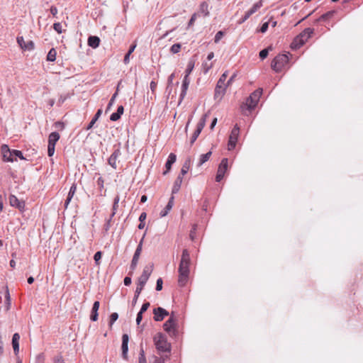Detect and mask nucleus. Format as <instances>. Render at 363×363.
Masks as SVG:
<instances>
[{
	"mask_svg": "<svg viewBox=\"0 0 363 363\" xmlns=\"http://www.w3.org/2000/svg\"><path fill=\"white\" fill-rule=\"evenodd\" d=\"M199 12L203 13L204 16H208L209 15L208 4L207 2L203 1L201 3L199 6Z\"/></svg>",
	"mask_w": 363,
	"mask_h": 363,
	"instance_id": "nucleus-31",
	"label": "nucleus"
},
{
	"mask_svg": "<svg viewBox=\"0 0 363 363\" xmlns=\"http://www.w3.org/2000/svg\"><path fill=\"white\" fill-rule=\"evenodd\" d=\"M53 28L59 34L62 33V24L59 22L53 24Z\"/></svg>",
	"mask_w": 363,
	"mask_h": 363,
	"instance_id": "nucleus-49",
	"label": "nucleus"
},
{
	"mask_svg": "<svg viewBox=\"0 0 363 363\" xmlns=\"http://www.w3.org/2000/svg\"><path fill=\"white\" fill-rule=\"evenodd\" d=\"M189 83H190L189 77L188 76H184L183 81H182L181 93L179 95V104L184 99V97L186 94Z\"/></svg>",
	"mask_w": 363,
	"mask_h": 363,
	"instance_id": "nucleus-12",
	"label": "nucleus"
},
{
	"mask_svg": "<svg viewBox=\"0 0 363 363\" xmlns=\"http://www.w3.org/2000/svg\"><path fill=\"white\" fill-rule=\"evenodd\" d=\"M190 263L191 259L189 252L187 249H184L178 268V284L180 286H185L188 281Z\"/></svg>",
	"mask_w": 363,
	"mask_h": 363,
	"instance_id": "nucleus-1",
	"label": "nucleus"
},
{
	"mask_svg": "<svg viewBox=\"0 0 363 363\" xmlns=\"http://www.w3.org/2000/svg\"><path fill=\"white\" fill-rule=\"evenodd\" d=\"M97 186L100 190L104 189V180L101 177H99L96 181Z\"/></svg>",
	"mask_w": 363,
	"mask_h": 363,
	"instance_id": "nucleus-54",
	"label": "nucleus"
},
{
	"mask_svg": "<svg viewBox=\"0 0 363 363\" xmlns=\"http://www.w3.org/2000/svg\"><path fill=\"white\" fill-rule=\"evenodd\" d=\"M101 113H102V110L101 109H98L96 113H95L94 116L93 117V118L91 119L90 123L86 126V130H90V129H91L93 128L94 125L98 121V119L101 116Z\"/></svg>",
	"mask_w": 363,
	"mask_h": 363,
	"instance_id": "nucleus-28",
	"label": "nucleus"
},
{
	"mask_svg": "<svg viewBox=\"0 0 363 363\" xmlns=\"http://www.w3.org/2000/svg\"><path fill=\"white\" fill-rule=\"evenodd\" d=\"M1 154L3 157V160L4 162H13L16 159L13 158V155L12 153V150L9 149V146L6 145H3L1 146Z\"/></svg>",
	"mask_w": 363,
	"mask_h": 363,
	"instance_id": "nucleus-11",
	"label": "nucleus"
},
{
	"mask_svg": "<svg viewBox=\"0 0 363 363\" xmlns=\"http://www.w3.org/2000/svg\"><path fill=\"white\" fill-rule=\"evenodd\" d=\"M128 342H122V357L124 359H128Z\"/></svg>",
	"mask_w": 363,
	"mask_h": 363,
	"instance_id": "nucleus-35",
	"label": "nucleus"
},
{
	"mask_svg": "<svg viewBox=\"0 0 363 363\" xmlns=\"http://www.w3.org/2000/svg\"><path fill=\"white\" fill-rule=\"evenodd\" d=\"M138 363H147L143 343L140 344V357Z\"/></svg>",
	"mask_w": 363,
	"mask_h": 363,
	"instance_id": "nucleus-37",
	"label": "nucleus"
},
{
	"mask_svg": "<svg viewBox=\"0 0 363 363\" xmlns=\"http://www.w3.org/2000/svg\"><path fill=\"white\" fill-rule=\"evenodd\" d=\"M173 204H174V196H172L170 197V199H169L167 204L164 207V208H163L160 211V217L166 216L168 214L169 211L172 209Z\"/></svg>",
	"mask_w": 363,
	"mask_h": 363,
	"instance_id": "nucleus-21",
	"label": "nucleus"
},
{
	"mask_svg": "<svg viewBox=\"0 0 363 363\" xmlns=\"http://www.w3.org/2000/svg\"><path fill=\"white\" fill-rule=\"evenodd\" d=\"M113 148H114V150H113V153L111 155V156L108 159V163L111 167H113L114 169H116V168H117L116 161H117L118 158L121 155V143H119L117 145H115L113 146Z\"/></svg>",
	"mask_w": 363,
	"mask_h": 363,
	"instance_id": "nucleus-7",
	"label": "nucleus"
},
{
	"mask_svg": "<svg viewBox=\"0 0 363 363\" xmlns=\"http://www.w3.org/2000/svg\"><path fill=\"white\" fill-rule=\"evenodd\" d=\"M150 303L147 301L143 303L139 312L144 313L150 307Z\"/></svg>",
	"mask_w": 363,
	"mask_h": 363,
	"instance_id": "nucleus-52",
	"label": "nucleus"
},
{
	"mask_svg": "<svg viewBox=\"0 0 363 363\" xmlns=\"http://www.w3.org/2000/svg\"><path fill=\"white\" fill-rule=\"evenodd\" d=\"M239 133H240V127L238 126V124H235L234 125L233 128L232 129L230 134L229 135L228 143V147L229 150H233V149H235L237 142H238Z\"/></svg>",
	"mask_w": 363,
	"mask_h": 363,
	"instance_id": "nucleus-6",
	"label": "nucleus"
},
{
	"mask_svg": "<svg viewBox=\"0 0 363 363\" xmlns=\"http://www.w3.org/2000/svg\"><path fill=\"white\" fill-rule=\"evenodd\" d=\"M101 40L98 36L96 35H90L88 38L87 43L88 45L92 48H96L100 45Z\"/></svg>",
	"mask_w": 363,
	"mask_h": 363,
	"instance_id": "nucleus-20",
	"label": "nucleus"
},
{
	"mask_svg": "<svg viewBox=\"0 0 363 363\" xmlns=\"http://www.w3.org/2000/svg\"><path fill=\"white\" fill-rule=\"evenodd\" d=\"M224 176H225V174L217 172L216 176V181L217 182H220L223 179Z\"/></svg>",
	"mask_w": 363,
	"mask_h": 363,
	"instance_id": "nucleus-63",
	"label": "nucleus"
},
{
	"mask_svg": "<svg viewBox=\"0 0 363 363\" xmlns=\"http://www.w3.org/2000/svg\"><path fill=\"white\" fill-rule=\"evenodd\" d=\"M155 347L160 354L167 353L168 354L171 351V344L169 342H155Z\"/></svg>",
	"mask_w": 363,
	"mask_h": 363,
	"instance_id": "nucleus-10",
	"label": "nucleus"
},
{
	"mask_svg": "<svg viewBox=\"0 0 363 363\" xmlns=\"http://www.w3.org/2000/svg\"><path fill=\"white\" fill-rule=\"evenodd\" d=\"M195 65V60H190L187 64L186 69L185 70L186 74L185 76H188L191 74L192 70L194 69Z\"/></svg>",
	"mask_w": 363,
	"mask_h": 363,
	"instance_id": "nucleus-36",
	"label": "nucleus"
},
{
	"mask_svg": "<svg viewBox=\"0 0 363 363\" xmlns=\"http://www.w3.org/2000/svg\"><path fill=\"white\" fill-rule=\"evenodd\" d=\"M143 314L140 312H138L136 317V323L138 325H139L143 320Z\"/></svg>",
	"mask_w": 363,
	"mask_h": 363,
	"instance_id": "nucleus-62",
	"label": "nucleus"
},
{
	"mask_svg": "<svg viewBox=\"0 0 363 363\" xmlns=\"http://www.w3.org/2000/svg\"><path fill=\"white\" fill-rule=\"evenodd\" d=\"M336 13V11L331 10L323 14H322L318 18L315 20V23H318L320 21H327L330 18L334 16V15Z\"/></svg>",
	"mask_w": 363,
	"mask_h": 363,
	"instance_id": "nucleus-22",
	"label": "nucleus"
},
{
	"mask_svg": "<svg viewBox=\"0 0 363 363\" xmlns=\"http://www.w3.org/2000/svg\"><path fill=\"white\" fill-rule=\"evenodd\" d=\"M162 285H163L162 279V278L157 279V282H156V287H155L156 291H161L162 289Z\"/></svg>",
	"mask_w": 363,
	"mask_h": 363,
	"instance_id": "nucleus-50",
	"label": "nucleus"
},
{
	"mask_svg": "<svg viewBox=\"0 0 363 363\" xmlns=\"http://www.w3.org/2000/svg\"><path fill=\"white\" fill-rule=\"evenodd\" d=\"M60 135L57 132H52L48 136V145L55 147L56 143L60 140Z\"/></svg>",
	"mask_w": 363,
	"mask_h": 363,
	"instance_id": "nucleus-26",
	"label": "nucleus"
},
{
	"mask_svg": "<svg viewBox=\"0 0 363 363\" xmlns=\"http://www.w3.org/2000/svg\"><path fill=\"white\" fill-rule=\"evenodd\" d=\"M102 257V252L101 251H97L94 255V259L96 264H99V261L101 259Z\"/></svg>",
	"mask_w": 363,
	"mask_h": 363,
	"instance_id": "nucleus-48",
	"label": "nucleus"
},
{
	"mask_svg": "<svg viewBox=\"0 0 363 363\" xmlns=\"http://www.w3.org/2000/svg\"><path fill=\"white\" fill-rule=\"evenodd\" d=\"M289 62V57L286 54H279L272 61L271 67L275 72H280L282 68Z\"/></svg>",
	"mask_w": 363,
	"mask_h": 363,
	"instance_id": "nucleus-3",
	"label": "nucleus"
},
{
	"mask_svg": "<svg viewBox=\"0 0 363 363\" xmlns=\"http://www.w3.org/2000/svg\"><path fill=\"white\" fill-rule=\"evenodd\" d=\"M16 40H17L18 44L21 47V48L23 49L24 44H26V42L24 41L23 37V36H18Z\"/></svg>",
	"mask_w": 363,
	"mask_h": 363,
	"instance_id": "nucleus-56",
	"label": "nucleus"
},
{
	"mask_svg": "<svg viewBox=\"0 0 363 363\" xmlns=\"http://www.w3.org/2000/svg\"><path fill=\"white\" fill-rule=\"evenodd\" d=\"M228 77V72H225L219 78L218 82H217V84H219L222 86H224L225 88H227L228 86V82L225 83V80H226V78Z\"/></svg>",
	"mask_w": 363,
	"mask_h": 363,
	"instance_id": "nucleus-34",
	"label": "nucleus"
},
{
	"mask_svg": "<svg viewBox=\"0 0 363 363\" xmlns=\"http://www.w3.org/2000/svg\"><path fill=\"white\" fill-rule=\"evenodd\" d=\"M12 346L16 355L19 352V342H12Z\"/></svg>",
	"mask_w": 363,
	"mask_h": 363,
	"instance_id": "nucleus-57",
	"label": "nucleus"
},
{
	"mask_svg": "<svg viewBox=\"0 0 363 363\" xmlns=\"http://www.w3.org/2000/svg\"><path fill=\"white\" fill-rule=\"evenodd\" d=\"M182 45L180 43H175L170 48V51L173 54H177L180 51Z\"/></svg>",
	"mask_w": 363,
	"mask_h": 363,
	"instance_id": "nucleus-39",
	"label": "nucleus"
},
{
	"mask_svg": "<svg viewBox=\"0 0 363 363\" xmlns=\"http://www.w3.org/2000/svg\"><path fill=\"white\" fill-rule=\"evenodd\" d=\"M176 160H177V155L174 153L171 152L169 155L167 160L165 162L166 169L163 172L164 175L167 174L171 170L172 166L176 162Z\"/></svg>",
	"mask_w": 363,
	"mask_h": 363,
	"instance_id": "nucleus-14",
	"label": "nucleus"
},
{
	"mask_svg": "<svg viewBox=\"0 0 363 363\" xmlns=\"http://www.w3.org/2000/svg\"><path fill=\"white\" fill-rule=\"evenodd\" d=\"M57 51L55 48H51L47 55V61L55 62L56 60Z\"/></svg>",
	"mask_w": 363,
	"mask_h": 363,
	"instance_id": "nucleus-32",
	"label": "nucleus"
},
{
	"mask_svg": "<svg viewBox=\"0 0 363 363\" xmlns=\"http://www.w3.org/2000/svg\"><path fill=\"white\" fill-rule=\"evenodd\" d=\"M301 37H302V35H297L293 40V41L290 45V47L292 50H297L304 45L303 40H300L301 38Z\"/></svg>",
	"mask_w": 363,
	"mask_h": 363,
	"instance_id": "nucleus-25",
	"label": "nucleus"
},
{
	"mask_svg": "<svg viewBox=\"0 0 363 363\" xmlns=\"http://www.w3.org/2000/svg\"><path fill=\"white\" fill-rule=\"evenodd\" d=\"M228 159L223 158L220 163L218 165L217 172L225 174L228 170Z\"/></svg>",
	"mask_w": 363,
	"mask_h": 363,
	"instance_id": "nucleus-27",
	"label": "nucleus"
},
{
	"mask_svg": "<svg viewBox=\"0 0 363 363\" xmlns=\"http://www.w3.org/2000/svg\"><path fill=\"white\" fill-rule=\"evenodd\" d=\"M155 360L153 363H164L165 359L169 358L168 354H163L161 357H154Z\"/></svg>",
	"mask_w": 363,
	"mask_h": 363,
	"instance_id": "nucleus-40",
	"label": "nucleus"
},
{
	"mask_svg": "<svg viewBox=\"0 0 363 363\" xmlns=\"http://www.w3.org/2000/svg\"><path fill=\"white\" fill-rule=\"evenodd\" d=\"M226 88L216 84L214 91V99L220 101L225 93Z\"/></svg>",
	"mask_w": 363,
	"mask_h": 363,
	"instance_id": "nucleus-17",
	"label": "nucleus"
},
{
	"mask_svg": "<svg viewBox=\"0 0 363 363\" xmlns=\"http://www.w3.org/2000/svg\"><path fill=\"white\" fill-rule=\"evenodd\" d=\"M211 155H212V152L211 151H208L206 154H202L200 156L199 162L197 166L198 167H201L202 164H203L205 162H206L209 160V158L211 156Z\"/></svg>",
	"mask_w": 363,
	"mask_h": 363,
	"instance_id": "nucleus-30",
	"label": "nucleus"
},
{
	"mask_svg": "<svg viewBox=\"0 0 363 363\" xmlns=\"http://www.w3.org/2000/svg\"><path fill=\"white\" fill-rule=\"evenodd\" d=\"M196 227L197 225L196 224H194L190 231V234H189V237H190V239L191 240H194V235L196 233Z\"/></svg>",
	"mask_w": 363,
	"mask_h": 363,
	"instance_id": "nucleus-58",
	"label": "nucleus"
},
{
	"mask_svg": "<svg viewBox=\"0 0 363 363\" xmlns=\"http://www.w3.org/2000/svg\"><path fill=\"white\" fill-rule=\"evenodd\" d=\"M137 265H138V262L133 261V260L131 261V264L130 266L131 271L129 272V274L131 275L133 274V272L135 269Z\"/></svg>",
	"mask_w": 363,
	"mask_h": 363,
	"instance_id": "nucleus-60",
	"label": "nucleus"
},
{
	"mask_svg": "<svg viewBox=\"0 0 363 363\" xmlns=\"http://www.w3.org/2000/svg\"><path fill=\"white\" fill-rule=\"evenodd\" d=\"M12 153L14 157H18L20 160H26V158L23 157V155L21 150H12Z\"/></svg>",
	"mask_w": 363,
	"mask_h": 363,
	"instance_id": "nucleus-43",
	"label": "nucleus"
},
{
	"mask_svg": "<svg viewBox=\"0 0 363 363\" xmlns=\"http://www.w3.org/2000/svg\"><path fill=\"white\" fill-rule=\"evenodd\" d=\"M270 50H272V46H269L268 48L262 50L259 53V58L262 60L267 58Z\"/></svg>",
	"mask_w": 363,
	"mask_h": 363,
	"instance_id": "nucleus-33",
	"label": "nucleus"
},
{
	"mask_svg": "<svg viewBox=\"0 0 363 363\" xmlns=\"http://www.w3.org/2000/svg\"><path fill=\"white\" fill-rule=\"evenodd\" d=\"M4 307L6 312L9 311L11 306V296L8 286H6V291L4 295Z\"/></svg>",
	"mask_w": 363,
	"mask_h": 363,
	"instance_id": "nucleus-24",
	"label": "nucleus"
},
{
	"mask_svg": "<svg viewBox=\"0 0 363 363\" xmlns=\"http://www.w3.org/2000/svg\"><path fill=\"white\" fill-rule=\"evenodd\" d=\"M269 22H264L262 24L260 28L257 30L258 32H260L262 33H264L265 32H267L268 28H269Z\"/></svg>",
	"mask_w": 363,
	"mask_h": 363,
	"instance_id": "nucleus-47",
	"label": "nucleus"
},
{
	"mask_svg": "<svg viewBox=\"0 0 363 363\" xmlns=\"http://www.w3.org/2000/svg\"><path fill=\"white\" fill-rule=\"evenodd\" d=\"M9 203L11 206L18 208L20 211H23L25 209V201L19 200L16 196L11 194L9 197Z\"/></svg>",
	"mask_w": 363,
	"mask_h": 363,
	"instance_id": "nucleus-8",
	"label": "nucleus"
},
{
	"mask_svg": "<svg viewBox=\"0 0 363 363\" xmlns=\"http://www.w3.org/2000/svg\"><path fill=\"white\" fill-rule=\"evenodd\" d=\"M55 126L57 128H59L60 130H62L65 128V124L63 122L57 121L55 123Z\"/></svg>",
	"mask_w": 363,
	"mask_h": 363,
	"instance_id": "nucleus-61",
	"label": "nucleus"
},
{
	"mask_svg": "<svg viewBox=\"0 0 363 363\" xmlns=\"http://www.w3.org/2000/svg\"><path fill=\"white\" fill-rule=\"evenodd\" d=\"M112 218L111 216H110V218L106 220V223L104 224V228L105 230V231H108L111 227V220H112Z\"/></svg>",
	"mask_w": 363,
	"mask_h": 363,
	"instance_id": "nucleus-59",
	"label": "nucleus"
},
{
	"mask_svg": "<svg viewBox=\"0 0 363 363\" xmlns=\"http://www.w3.org/2000/svg\"><path fill=\"white\" fill-rule=\"evenodd\" d=\"M154 320L157 322H160L164 320V318L169 315V312L162 307L155 308L153 309Z\"/></svg>",
	"mask_w": 363,
	"mask_h": 363,
	"instance_id": "nucleus-9",
	"label": "nucleus"
},
{
	"mask_svg": "<svg viewBox=\"0 0 363 363\" xmlns=\"http://www.w3.org/2000/svg\"><path fill=\"white\" fill-rule=\"evenodd\" d=\"M191 162V160L190 157H187L185 160V161L182 165V169L180 172V174L185 175L188 172V171L189 170V168H190Z\"/></svg>",
	"mask_w": 363,
	"mask_h": 363,
	"instance_id": "nucleus-29",
	"label": "nucleus"
},
{
	"mask_svg": "<svg viewBox=\"0 0 363 363\" xmlns=\"http://www.w3.org/2000/svg\"><path fill=\"white\" fill-rule=\"evenodd\" d=\"M99 306H100V302L99 301H96L94 302L91 311V314H90V320L91 321L95 322L98 320V317H99L98 311H99Z\"/></svg>",
	"mask_w": 363,
	"mask_h": 363,
	"instance_id": "nucleus-15",
	"label": "nucleus"
},
{
	"mask_svg": "<svg viewBox=\"0 0 363 363\" xmlns=\"http://www.w3.org/2000/svg\"><path fill=\"white\" fill-rule=\"evenodd\" d=\"M224 32L222 30H219L216 33L215 38H214V42L215 43H218L220 39L223 37Z\"/></svg>",
	"mask_w": 363,
	"mask_h": 363,
	"instance_id": "nucleus-46",
	"label": "nucleus"
},
{
	"mask_svg": "<svg viewBox=\"0 0 363 363\" xmlns=\"http://www.w3.org/2000/svg\"><path fill=\"white\" fill-rule=\"evenodd\" d=\"M125 286H130L132 283V279L130 277H125L123 280Z\"/></svg>",
	"mask_w": 363,
	"mask_h": 363,
	"instance_id": "nucleus-64",
	"label": "nucleus"
},
{
	"mask_svg": "<svg viewBox=\"0 0 363 363\" xmlns=\"http://www.w3.org/2000/svg\"><path fill=\"white\" fill-rule=\"evenodd\" d=\"M313 32H314L313 28H306L298 35H302V37L300 40H303V44H305V43L308 40V39L311 37Z\"/></svg>",
	"mask_w": 363,
	"mask_h": 363,
	"instance_id": "nucleus-19",
	"label": "nucleus"
},
{
	"mask_svg": "<svg viewBox=\"0 0 363 363\" xmlns=\"http://www.w3.org/2000/svg\"><path fill=\"white\" fill-rule=\"evenodd\" d=\"M177 320L174 312H172L169 319L163 324L164 330L169 334L171 338H179V331L177 328Z\"/></svg>",
	"mask_w": 363,
	"mask_h": 363,
	"instance_id": "nucleus-2",
	"label": "nucleus"
},
{
	"mask_svg": "<svg viewBox=\"0 0 363 363\" xmlns=\"http://www.w3.org/2000/svg\"><path fill=\"white\" fill-rule=\"evenodd\" d=\"M262 94V89L259 88L254 91L247 99L246 105L249 110L254 109L257 106Z\"/></svg>",
	"mask_w": 363,
	"mask_h": 363,
	"instance_id": "nucleus-4",
	"label": "nucleus"
},
{
	"mask_svg": "<svg viewBox=\"0 0 363 363\" xmlns=\"http://www.w3.org/2000/svg\"><path fill=\"white\" fill-rule=\"evenodd\" d=\"M53 363H65L61 354H58L53 358Z\"/></svg>",
	"mask_w": 363,
	"mask_h": 363,
	"instance_id": "nucleus-53",
	"label": "nucleus"
},
{
	"mask_svg": "<svg viewBox=\"0 0 363 363\" xmlns=\"http://www.w3.org/2000/svg\"><path fill=\"white\" fill-rule=\"evenodd\" d=\"M35 48L34 43L32 40H29L23 45V50H33Z\"/></svg>",
	"mask_w": 363,
	"mask_h": 363,
	"instance_id": "nucleus-41",
	"label": "nucleus"
},
{
	"mask_svg": "<svg viewBox=\"0 0 363 363\" xmlns=\"http://www.w3.org/2000/svg\"><path fill=\"white\" fill-rule=\"evenodd\" d=\"M208 117V113H206L202 116L201 119L199 120V123H197L196 128L195 131L194 132L191 140H190V144L192 145L194 142L196 140L197 138L200 135L201 132L202 131L203 128H204L206 125V118Z\"/></svg>",
	"mask_w": 363,
	"mask_h": 363,
	"instance_id": "nucleus-5",
	"label": "nucleus"
},
{
	"mask_svg": "<svg viewBox=\"0 0 363 363\" xmlns=\"http://www.w3.org/2000/svg\"><path fill=\"white\" fill-rule=\"evenodd\" d=\"M76 191H77V184L76 183H73L69 189V191L68 192V195H67V197L65 201V208H67L68 207V205L69 204V203L71 202L72 199H73L74 197V195L76 193Z\"/></svg>",
	"mask_w": 363,
	"mask_h": 363,
	"instance_id": "nucleus-16",
	"label": "nucleus"
},
{
	"mask_svg": "<svg viewBox=\"0 0 363 363\" xmlns=\"http://www.w3.org/2000/svg\"><path fill=\"white\" fill-rule=\"evenodd\" d=\"M118 318V314L116 312L112 313L110 315L109 325L110 327L116 322Z\"/></svg>",
	"mask_w": 363,
	"mask_h": 363,
	"instance_id": "nucleus-44",
	"label": "nucleus"
},
{
	"mask_svg": "<svg viewBox=\"0 0 363 363\" xmlns=\"http://www.w3.org/2000/svg\"><path fill=\"white\" fill-rule=\"evenodd\" d=\"M143 240H144V236L140 240V242H139V243H138V246L136 247V250H135V251L134 252V255H133L132 260L136 261V262H138V260H139V258H140V254H141V252H142V250H143Z\"/></svg>",
	"mask_w": 363,
	"mask_h": 363,
	"instance_id": "nucleus-23",
	"label": "nucleus"
},
{
	"mask_svg": "<svg viewBox=\"0 0 363 363\" xmlns=\"http://www.w3.org/2000/svg\"><path fill=\"white\" fill-rule=\"evenodd\" d=\"M183 176L184 175H182L179 174L178 175V177H177V179L174 183V185L172 186V194H175L179 192V191L181 188L182 183Z\"/></svg>",
	"mask_w": 363,
	"mask_h": 363,
	"instance_id": "nucleus-18",
	"label": "nucleus"
},
{
	"mask_svg": "<svg viewBox=\"0 0 363 363\" xmlns=\"http://www.w3.org/2000/svg\"><path fill=\"white\" fill-rule=\"evenodd\" d=\"M117 96H118V89L116 90L115 93L112 95V96L107 105L106 112H107L108 111H109L111 109V106L113 105V104L115 102V100H116Z\"/></svg>",
	"mask_w": 363,
	"mask_h": 363,
	"instance_id": "nucleus-38",
	"label": "nucleus"
},
{
	"mask_svg": "<svg viewBox=\"0 0 363 363\" xmlns=\"http://www.w3.org/2000/svg\"><path fill=\"white\" fill-rule=\"evenodd\" d=\"M252 13L248 10L247 12H245V15L238 21L239 24H242L244 22H245L251 16Z\"/></svg>",
	"mask_w": 363,
	"mask_h": 363,
	"instance_id": "nucleus-42",
	"label": "nucleus"
},
{
	"mask_svg": "<svg viewBox=\"0 0 363 363\" xmlns=\"http://www.w3.org/2000/svg\"><path fill=\"white\" fill-rule=\"evenodd\" d=\"M153 266L154 265L152 263L149 265H146L143 269L142 274L139 277L138 279L147 282L152 272Z\"/></svg>",
	"mask_w": 363,
	"mask_h": 363,
	"instance_id": "nucleus-13",
	"label": "nucleus"
},
{
	"mask_svg": "<svg viewBox=\"0 0 363 363\" xmlns=\"http://www.w3.org/2000/svg\"><path fill=\"white\" fill-rule=\"evenodd\" d=\"M262 6V4L261 1H258L255 3L252 7L249 10L251 13H255L261 6Z\"/></svg>",
	"mask_w": 363,
	"mask_h": 363,
	"instance_id": "nucleus-45",
	"label": "nucleus"
},
{
	"mask_svg": "<svg viewBox=\"0 0 363 363\" xmlns=\"http://www.w3.org/2000/svg\"><path fill=\"white\" fill-rule=\"evenodd\" d=\"M121 117V115H120L119 113H118L116 111L113 113L111 116H110V120L111 121H118Z\"/></svg>",
	"mask_w": 363,
	"mask_h": 363,
	"instance_id": "nucleus-51",
	"label": "nucleus"
},
{
	"mask_svg": "<svg viewBox=\"0 0 363 363\" xmlns=\"http://www.w3.org/2000/svg\"><path fill=\"white\" fill-rule=\"evenodd\" d=\"M55 147L48 145V155L52 157L55 153Z\"/></svg>",
	"mask_w": 363,
	"mask_h": 363,
	"instance_id": "nucleus-55",
	"label": "nucleus"
}]
</instances>
